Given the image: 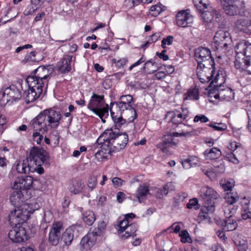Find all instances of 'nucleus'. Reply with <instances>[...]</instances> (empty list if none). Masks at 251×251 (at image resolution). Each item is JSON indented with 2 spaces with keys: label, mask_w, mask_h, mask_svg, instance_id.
I'll return each instance as SVG.
<instances>
[{
  "label": "nucleus",
  "mask_w": 251,
  "mask_h": 251,
  "mask_svg": "<svg viewBox=\"0 0 251 251\" xmlns=\"http://www.w3.org/2000/svg\"><path fill=\"white\" fill-rule=\"evenodd\" d=\"M97 144L101 145L100 147V149H99L95 153V157L98 161H101L103 159L106 158L108 155L112 153L109 147L103 141H102L101 143H98L97 142V144L94 145V150L96 149L95 146H97Z\"/></svg>",
  "instance_id": "412c9836"
},
{
  "label": "nucleus",
  "mask_w": 251,
  "mask_h": 251,
  "mask_svg": "<svg viewBox=\"0 0 251 251\" xmlns=\"http://www.w3.org/2000/svg\"><path fill=\"white\" fill-rule=\"evenodd\" d=\"M176 25L180 27H185L193 22V18L188 12V10H182L178 12L176 16Z\"/></svg>",
  "instance_id": "aec40b11"
},
{
  "label": "nucleus",
  "mask_w": 251,
  "mask_h": 251,
  "mask_svg": "<svg viewBox=\"0 0 251 251\" xmlns=\"http://www.w3.org/2000/svg\"><path fill=\"white\" fill-rule=\"evenodd\" d=\"M6 119L4 115H0V131L2 132L6 128Z\"/></svg>",
  "instance_id": "69168bd1"
},
{
  "label": "nucleus",
  "mask_w": 251,
  "mask_h": 251,
  "mask_svg": "<svg viewBox=\"0 0 251 251\" xmlns=\"http://www.w3.org/2000/svg\"><path fill=\"white\" fill-rule=\"evenodd\" d=\"M179 236L181 237L180 241L182 243L189 242V241L191 240L189 233L186 230H182L179 233Z\"/></svg>",
  "instance_id": "603ef678"
},
{
  "label": "nucleus",
  "mask_w": 251,
  "mask_h": 251,
  "mask_svg": "<svg viewBox=\"0 0 251 251\" xmlns=\"http://www.w3.org/2000/svg\"><path fill=\"white\" fill-rule=\"evenodd\" d=\"M34 75L28 76L26 79V83H29L31 87L35 84L47 89L49 79V75L47 73L44 66H40L34 70Z\"/></svg>",
  "instance_id": "1a4fd4ad"
},
{
  "label": "nucleus",
  "mask_w": 251,
  "mask_h": 251,
  "mask_svg": "<svg viewBox=\"0 0 251 251\" xmlns=\"http://www.w3.org/2000/svg\"><path fill=\"white\" fill-rule=\"evenodd\" d=\"M237 197L228 196L226 198L225 204L233 205V204L237 201Z\"/></svg>",
  "instance_id": "e2e57ef3"
},
{
  "label": "nucleus",
  "mask_w": 251,
  "mask_h": 251,
  "mask_svg": "<svg viewBox=\"0 0 251 251\" xmlns=\"http://www.w3.org/2000/svg\"><path fill=\"white\" fill-rule=\"evenodd\" d=\"M191 135V133L189 131H185L184 129H182L181 132H173L171 133V137L168 139H172V137H179V136H186Z\"/></svg>",
  "instance_id": "13d9d810"
},
{
  "label": "nucleus",
  "mask_w": 251,
  "mask_h": 251,
  "mask_svg": "<svg viewBox=\"0 0 251 251\" xmlns=\"http://www.w3.org/2000/svg\"><path fill=\"white\" fill-rule=\"evenodd\" d=\"M130 223V221H128L127 220H125V219L122 221H120L118 226L119 227V229H118V233L121 234L123 233L126 227L129 226Z\"/></svg>",
  "instance_id": "49530a36"
},
{
  "label": "nucleus",
  "mask_w": 251,
  "mask_h": 251,
  "mask_svg": "<svg viewBox=\"0 0 251 251\" xmlns=\"http://www.w3.org/2000/svg\"><path fill=\"white\" fill-rule=\"evenodd\" d=\"M84 187V184L80 179H74L72 180L69 187V191L74 194L81 193Z\"/></svg>",
  "instance_id": "cd10ccee"
},
{
  "label": "nucleus",
  "mask_w": 251,
  "mask_h": 251,
  "mask_svg": "<svg viewBox=\"0 0 251 251\" xmlns=\"http://www.w3.org/2000/svg\"><path fill=\"white\" fill-rule=\"evenodd\" d=\"M31 164L37 166H49L50 156L49 153L42 148L33 147L30 151L27 157Z\"/></svg>",
  "instance_id": "9d476101"
},
{
  "label": "nucleus",
  "mask_w": 251,
  "mask_h": 251,
  "mask_svg": "<svg viewBox=\"0 0 251 251\" xmlns=\"http://www.w3.org/2000/svg\"><path fill=\"white\" fill-rule=\"evenodd\" d=\"M249 203L250 201H248L242 204L241 216L244 220L251 218V209L249 207Z\"/></svg>",
  "instance_id": "f704fd0d"
},
{
  "label": "nucleus",
  "mask_w": 251,
  "mask_h": 251,
  "mask_svg": "<svg viewBox=\"0 0 251 251\" xmlns=\"http://www.w3.org/2000/svg\"><path fill=\"white\" fill-rule=\"evenodd\" d=\"M150 13L151 16L156 17L161 12V8L157 5H152L150 9Z\"/></svg>",
  "instance_id": "8fccbe9b"
},
{
  "label": "nucleus",
  "mask_w": 251,
  "mask_h": 251,
  "mask_svg": "<svg viewBox=\"0 0 251 251\" xmlns=\"http://www.w3.org/2000/svg\"><path fill=\"white\" fill-rule=\"evenodd\" d=\"M137 225L135 223L130 224L129 226L126 227L124 232L125 233L121 235V238L123 239H125L128 237L132 236L136 232L137 230Z\"/></svg>",
  "instance_id": "473e14b6"
},
{
  "label": "nucleus",
  "mask_w": 251,
  "mask_h": 251,
  "mask_svg": "<svg viewBox=\"0 0 251 251\" xmlns=\"http://www.w3.org/2000/svg\"><path fill=\"white\" fill-rule=\"evenodd\" d=\"M194 56L198 63V69L205 67V72L208 71L207 67L214 65V60L211 56L210 50L205 47H199L195 50Z\"/></svg>",
  "instance_id": "0eeeda50"
},
{
  "label": "nucleus",
  "mask_w": 251,
  "mask_h": 251,
  "mask_svg": "<svg viewBox=\"0 0 251 251\" xmlns=\"http://www.w3.org/2000/svg\"><path fill=\"white\" fill-rule=\"evenodd\" d=\"M237 53H241L247 58H251V43L247 41H243L236 46Z\"/></svg>",
  "instance_id": "5701e85b"
},
{
  "label": "nucleus",
  "mask_w": 251,
  "mask_h": 251,
  "mask_svg": "<svg viewBox=\"0 0 251 251\" xmlns=\"http://www.w3.org/2000/svg\"><path fill=\"white\" fill-rule=\"evenodd\" d=\"M251 25V21L247 19L241 18L236 22L235 28L239 31H242L248 34H250L249 27Z\"/></svg>",
  "instance_id": "a878e982"
},
{
  "label": "nucleus",
  "mask_w": 251,
  "mask_h": 251,
  "mask_svg": "<svg viewBox=\"0 0 251 251\" xmlns=\"http://www.w3.org/2000/svg\"><path fill=\"white\" fill-rule=\"evenodd\" d=\"M88 108L98 116L103 122V117L108 116L109 106L105 103L103 95L93 93L87 106Z\"/></svg>",
  "instance_id": "423d86ee"
},
{
  "label": "nucleus",
  "mask_w": 251,
  "mask_h": 251,
  "mask_svg": "<svg viewBox=\"0 0 251 251\" xmlns=\"http://www.w3.org/2000/svg\"><path fill=\"white\" fill-rule=\"evenodd\" d=\"M201 13L204 21L207 23L211 22L219 18V13L216 10L212 9L211 11L204 10Z\"/></svg>",
  "instance_id": "7c9ffc66"
},
{
  "label": "nucleus",
  "mask_w": 251,
  "mask_h": 251,
  "mask_svg": "<svg viewBox=\"0 0 251 251\" xmlns=\"http://www.w3.org/2000/svg\"><path fill=\"white\" fill-rule=\"evenodd\" d=\"M102 141L113 153L119 151L126 147L128 141V136L125 132H119L112 128L107 129L100 135L97 142L101 143Z\"/></svg>",
  "instance_id": "39448f33"
},
{
  "label": "nucleus",
  "mask_w": 251,
  "mask_h": 251,
  "mask_svg": "<svg viewBox=\"0 0 251 251\" xmlns=\"http://www.w3.org/2000/svg\"><path fill=\"white\" fill-rule=\"evenodd\" d=\"M188 97L189 99L197 100L199 98L198 92L197 90L194 89L188 92Z\"/></svg>",
  "instance_id": "680f3d73"
},
{
  "label": "nucleus",
  "mask_w": 251,
  "mask_h": 251,
  "mask_svg": "<svg viewBox=\"0 0 251 251\" xmlns=\"http://www.w3.org/2000/svg\"><path fill=\"white\" fill-rule=\"evenodd\" d=\"M61 117L59 112L52 109L41 112L30 123L31 128L35 131L32 135L33 141L38 145L40 144L43 136L38 131L45 132L49 129L57 127Z\"/></svg>",
  "instance_id": "f257e3e1"
},
{
  "label": "nucleus",
  "mask_w": 251,
  "mask_h": 251,
  "mask_svg": "<svg viewBox=\"0 0 251 251\" xmlns=\"http://www.w3.org/2000/svg\"><path fill=\"white\" fill-rule=\"evenodd\" d=\"M187 207L188 209H198L200 208V205L198 204V201L196 198H193L189 200V202L187 204Z\"/></svg>",
  "instance_id": "de8ad7c7"
},
{
  "label": "nucleus",
  "mask_w": 251,
  "mask_h": 251,
  "mask_svg": "<svg viewBox=\"0 0 251 251\" xmlns=\"http://www.w3.org/2000/svg\"><path fill=\"white\" fill-rule=\"evenodd\" d=\"M33 182V177L29 176L16 179L12 185L13 191L9 197L11 203L15 207L14 210L21 209L23 211H28L27 208L28 206L27 204H21L24 200L23 192L30 189ZM30 212L31 213L30 211Z\"/></svg>",
  "instance_id": "7ed1b4c3"
},
{
  "label": "nucleus",
  "mask_w": 251,
  "mask_h": 251,
  "mask_svg": "<svg viewBox=\"0 0 251 251\" xmlns=\"http://www.w3.org/2000/svg\"><path fill=\"white\" fill-rule=\"evenodd\" d=\"M213 170L215 174L222 173L225 170V165L223 163H220L218 165H214Z\"/></svg>",
  "instance_id": "bf43d9fd"
},
{
  "label": "nucleus",
  "mask_w": 251,
  "mask_h": 251,
  "mask_svg": "<svg viewBox=\"0 0 251 251\" xmlns=\"http://www.w3.org/2000/svg\"><path fill=\"white\" fill-rule=\"evenodd\" d=\"M22 80H18L15 84L10 85L4 90L3 95L7 101H17L22 97L21 90L23 89Z\"/></svg>",
  "instance_id": "9b49d317"
},
{
  "label": "nucleus",
  "mask_w": 251,
  "mask_h": 251,
  "mask_svg": "<svg viewBox=\"0 0 251 251\" xmlns=\"http://www.w3.org/2000/svg\"><path fill=\"white\" fill-rule=\"evenodd\" d=\"M226 158L229 161L234 164H238L239 163L238 160L237 159L235 155L233 152H230L227 154Z\"/></svg>",
  "instance_id": "338daca9"
},
{
  "label": "nucleus",
  "mask_w": 251,
  "mask_h": 251,
  "mask_svg": "<svg viewBox=\"0 0 251 251\" xmlns=\"http://www.w3.org/2000/svg\"><path fill=\"white\" fill-rule=\"evenodd\" d=\"M112 62L118 69H121L126 65L128 62V60L126 58H122L118 60L116 58H113L112 60Z\"/></svg>",
  "instance_id": "c03bdc74"
},
{
  "label": "nucleus",
  "mask_w": 251,
  "mask_h": 251,
  "mask_svg": "<svg viewBox=\"0 0 251 251\" xmlns=\"http://www.w3.org/2000/svg\"><path fill=\"white\" fill-rule=\"evenodd\" d=\"M200 196L203 201L207 213L213 212L215 207V201L220 197L217 192L211 187L204 186L201 189Z\"/></svg>",
  "instance_id": "6e6552de"
},
{
  "label": "nucleus",
  "mask_w": 251,
  "mask_h": 251,
  "mask_svg": "<svg viewBox=\"0 0 251 251\" xmlns=\"http://www.w3.org/2000/svg\"><path fill=\"white\" fill-rule=\"evenodd\" d=\"M82 230L80 225H73L68 227L62 235L61 241L67 246H70L75 237H77Z\"/></svg>",
  "instance_id": "4468645a"
},
{
  "label": "nucleus",
  "mask_w": 251,
  "mask_h": 251,
  "mask_svg": "<svg viewBox=\"0 0 251 251\" xmlns=\"http://www.w3.org/2000/svg\"><path fill=\"white\" fill-rule=\"evenodd\" d=\"M150 65H151V66H153L155 65V62L154 59H151L146 62H145L142 69L143 71H145L146 69L149 70V68L151 67L150 66Z\"/></svg>",
  "instance_id": "774afa93"
},
{
  "label": "nucleus",
  "mask_w": 251,
  "mask_h": 251,
  "mask_svg": "<svg viewBox=\"0 0 251 251\" xmlns=\"http://www.w3.org/2000/svg\"><path fill=\"white\" fill-rule=\"evenodd\" d=\"M213 40L217 50H226L231 41V37L228 31L220 29L215 33Z\"/></svg>",
  "instance_id": "f8f14e48"
},
{
  "label": "nucleus",
  "mask_w": 251,
  "mask_h": 251,
  "mask_svg": "<svg viewBox=\"0 0 251 251\" xmlns=\"http://www.w3.org/2000/svg\"><path fill=\"white\" fill-rule=\"evenodd\" d=\"M198 158L195 156H189L186 159H182L181 164L185 169H189L197 164Z\"/></svg>",
  "instance_id": "72a5a7b5"
},
{
  "label": "nucleus",
  "mask_w": 251,
  "mask_h": 251,
  "mask_svg": "<svg viewBox=\"0 0 251 251\" xmlns=\"http://www.w3.org/2000/svg\"><path fill=\"white\" fill-rule=\"evenodd\" d=\"M73 56L66 55L62 59L57 62V67L58 71L62 74H67L71 70V63L72 61Z\"/></svg>",
  "instance_id": "4be33fe9"
},
{
  "label": "nucleus",
  "mask_w": 251,
  "mask_h": 251,
  "mask_svg": "<svg viewBox=\"0 0 251 251\" xmlns=\"http://www.w3.org/2000/svg\"><path fill=\"white\" fill-rule=\"evenodd\" d=\"M168 116L171 117V121L175 125L180 124L181 125L182 122L177 117V116L175 113V111H170L168 113Z\"/></svg>",
  "instance_id": "3c124183"
},
{
  "label": "nucleus",
  "mask_w": 251,
  "mask_h": 251,
  "mask_svg": "<svg viewBox=\"0 0 251 251\" xmlns=\"http://www.w3.org/2000/svg\"><path fill=\"white\" fill-rule=\"evenodd\" d=\"M37 9V7L32 4L31 3L30 5H28L26 9L25 10L26 15H32L33 14Z\"/></svg>",
  "instance_id": "0e129e2a"
},
{
  "label": "nucleus",
  "mask_w": 251,
  "mask_h": 251,
  "mask_svg": "<svg viewBox=\"0 0 251 251\" xmlns=\"http://www.w3.org/2000/svg\"><path fill=\"white\" fill-rule=\"evenodd\" d=\"M109 110L114 123L115 129H118L126 123V119L123 118V114L127 118L129 122H132L137 118L136 111L132 106L126 105L119 101L111 102Z\"/></svg>",
  "instance_id": "20e7f679"
},
{
  "label": "nucleus",
  "mask_w": 251,
  "mask_h": 251,
  "mask_svg": "<svg viewBox=\"0 0 251 251\" xmlns=\"http://www.w3.org/2000/svg\"><path fill=\"white\" fill-rule=\"evenodd\" d=\"M50 139L51 142L53 144V147H55L57 146L59 143V135L58 133H56V134H52L50 136Z\"/></svg>",
  "instance_id": "052dcab7"
},
{
  "label": "nucleus",
  "mask_w": 251,
  "mask_h": 251,
  "mask_svg": "<svg viewBox=\"0 0 251 251\" xmlns=\"http://www.w3.org/2000/svg\"><path fill=\"white\" fill-rule=\"evenodd\" d=\"M174 37L173 36L169 35L166 38H164L161 41V47L163 49H165L166 45L170 46L172 45Z\"/></svg>",
  "instance_id": "09e8293b"
},
{
  "label": "nucleus",
  "mask_w": 251,
  "mask_h": 251,
  "mask_svg": "<svg viewBox=\"0 0 251 251\" xmlns=\"http://www.w3.org/2000/svg\"><path fill=\"white\" fill-rule=\"evenodd\" d=\"M118 100L126 104L129 105L130 106H132L131 104L133 102V97L130 95L121 96Z\"/></svg>",
  "instance_id": "a18cd8bd"
},
{
  "label": "nucleus",
  "mask_w": 251,
  "mask_h": 251,
  "mask_svg": "<svg viewBox=\"0 0 251 251\" xmlns=\"http://www.w3.org/2000/svg\"><path fill=\"white\" fill-rule=\"evenodd\" d=\"M149 194V186L146 184L139 185L136 192V196L139 202H142Z\"/></svg>",
  "instance_id": "c85d7f7f"
},
{
  "label": "nucleus",
  "mask_w": 251,
  "mask_h": 251,
  "mask_svg": "<svg viewBox=\"0 0 251 251\" xmlns=\"http://www.w3.org/2000/svg\"><path fill=\"white\" fill-rule=\"evenodd\" d=\"M195 6L200 12L207 8L208 0H193Z\"/></svg>",
  "instance_id": "4c0bfd02"
},
{
  "label": "nucleus",
  "mask_w": 251,
  "mask_h": 251,
  "mask_svg": "<svg viewBox=\"0 0 251 251\" xmlns=\"http://www.w3.org/2000/svg\"><path fill=\"white\" fill-rule=\"evenodd\" d=\"M227 219L221 221L219 224L222 227L224 230L226 231H232L235 230L237 227L236 221L231 218H226Z\"/></svg>",
  "instance_id": "bb28decb"
},
{
  "label": "nucleus",
  "mask_w": 251,
  "mask_h": 251,
  "mask_svg": "<svg viewBox=\"0 0 251 251\" xmlns=\"http://www.w3.org/2000/svg\"><path fill=\"white\" fill-rule=\"evenodd\" d=\"M204 155L206 159L213 160L219 158L222 155V152L217 148L214 147L205 150Z\"/></svg>",
  "instance_id": "c756f323"
},
{
  "label": "nucleus",
  "mask_w": 251,
  "mask_h": 251,
  "mask_svg": "<svg viewBox=\"0 0 251 251\" xmlns=\"http://www.w3.org/2000/svg\"><path fill=\"white\" fill-rule=\"evenodd\" d=\"M30 216L29 211H23L21 209H17L11 211L8 220L11 224L15 225V226L9 231L8 237L12 242L21 243L27 239L25 228L21 224L27 221Z\"/></svg>",
  "instance_id": "f03ea898"
},
{
  "label": "nucleus",
  "mask_w": 251,
  "mask_h": 251,
  "mask_svg": "<svg viewBox=\"0 0 251 251\" xmlns=\"http://www.w3.org/2000/svg\"><path fill=\"white\" fill-rule=\"evenodd\" d=\"M97 184V178L95 176H90L88 180V186L91 190L94 189Z\"/></svg>",
  "instance_id": "5fc2aeb1"
},
{
  "label": "nucleus",
  "mask_w": 251,
  "mask_h": 251,
  "mask_svg": "<svg viewBox=\"0 0 251 251\" xmlns=\"http://www.w3.org/2000/svg\"><path fill=\"white\" fill-rule=\"evenodd\" d=\"M175 144L173 142L172 139H165L162 142L157 144L156 147L160 149L163 152H166L167 151V148L172 147Z\"/></svg>",
  "instance_id": "c9c22d12"
},
{
  "label": "nucleus",
  "mask_w": 251,
  "mask_h": 251,
  "mask_svg": "<svg viewBox=\"0 0 251 251\" xmlns=\"http://www.w3.org/2000/svg\"><path fill=\"white\" fill-rule=\"evenodd\" d=\"M224 87L222 84H220L218 87V92L215 94L214 97L215 99H218L221 101H229L233 99L234 97V93L230 88Z\"/></svg>",
  "instance_id": "a211bd4d"
},
{
  "label": "nucleus",
  "mask_w": 251,
  "mask_h": 251,
  "mask_svg": "<svg viewBox=\"0 0 251 251\" xmlns=\"http://www.w3.org/2000/svg\"><path fill=\"white\" fill-rule=\"evenodd\" d=\"M225 81V75L223 71H219L214 79L211 81L208 87L206 89L208 91V97L214 98V96L218 92V87Z\"/></svg>",
  "instance_id": "dca6fc26"
},
{
  "label": "nucleus",
  "mask_w": 251,
  "mask_h": 251,
  "mask_svg": "<svg viewBox=\"0 0 251 251\" xmlns=\"http://www.w3.org/2000/svg\"><path fill=\"white\" fill-rule=\"evenodd\" d=\"M63 229V224L61 222L57 221L53 222L50 231L61 235V232Z\"/></svg>",
  "instance_id": "ea45409f"
},
{
  "label": "nucleus",
  "mask_w": 251,
  "mask_h": 251,
  "mask_svg": "<svg viewBox=\"0 0 251 251\" xmlns=\"http://www.w3.org/2000/svg\"><path fill=\"white\" fill-rule=\"evenodd\" d=\"M251 58H247L244 56L241 58L238 56V54L236 56L234 61V66L236 69L239 70L241 72L244 71L247 72L248 74H251Z\"/></svg>",
  "instance_id": "6ab92c4d"
},
{
  "label": "nucleus",
  "mask_w": 251,
  "mask_h": 251,
  "mask_svg": "<svg viewBox=\"0 0 251 251\" xmlns=\"http://www.w3.org/2000/svg\"><path fill=\"white\" fill-rule=\"evenodd\" d=\"M97 241V238L92 233L89 232L82 238L80 244L86 250H89L93 247Z\"/></svg>",
  "instance_id": "393cba45"
},
{
  "label": "nucleus",
  "mask_w": 251,
  "mask_h": 251,
  "mask_svg": "<svg viewBox=\"0 0 251 251\" xmlns=\"http://www.w3.org/2000/svg\"><path fill=\"white\" fill-rule=\"evenodd\" d=\"M209 127L213 128L215 130L222 131L227 128L226 124L221 123L211 122L207 125Z\"/></svg>",
  "instance_id": "a19ab883"
},
{
  "label": "nucleus",
  "mask_w": 251,
  "mask_h": 251,
  "mask_svg": "<svg viewBox=\"0 0 251 251\" xmlns=\"http://www.w3.org/2000/svg\"><path fill=\"white\" fill-rule=\"evenodd\" d=\"M237 207L234 205L225 204L224 207V212L226 218H231L236 212Z\"/></svg>",
  "instance_id": "58836bf2"
},
{
  "label": "nucleus",
  "mask_w": 251,
  "mask_h": 251,
  "mask_svg": "<svg viewBox=\"0 0 251 251\" xmlns=\"http://www.w3.org/2000/svg\"><path fill=\"white\" fill-rule=\"evenodd\" d=\"M82 218L85 224L91 226L96 221V216L94 212L90 210L82 212Z\"/></svg>",
  "instance_id": "2f4dec72"
},
{
  "label": "nucleus",
  "mask_w": 251,
  "mask_h": 251,
  "mask_svg": "<svg viewBox=\"0 0 251 251\" xmlns=\"http://www.w3.org/2000/svg\"><path fill=\"white\" fill-rule=\"evenodd\" d=\"M60 238V235L59 234H55L50 231L49 233V241L52 245L56 246L59 243Z\"/></svg>",
  "instance_id": "79ce46f5"
},
{
  "label": "nucleus",
  "mask_w": 251,
  "mask_h": 251,
  "mask_svg": "<svg viewBox=\"0 0 251 251\" xmlns=\"http://www.w3.org/2000/svg\"><path fill=\"white\" fill-rule=\"evenodd\" d=\"M27 84L28 85V88L27 90L24 91V94L22 95L26 103H29L35 101L39 98L44 91H47V90L42 88L41 85L39 86V85L35 84V86L31 87L30 84Z\"/></svg>",
  "instance_id": "ddd939ff"
},
{
  "label": "nucleus",
  "mask_w": 251,
  "mask_h": 251,
  "mask_svg": "<svg viewBox=\"0 0 251 251\" xmlns=\"http://www.w3.org/2000/svg\"><path fill=\"white\" fill-rule=\"evenodd\" d=\"M208 71L205 72V67L201 68L200 70L197 68V74L198 77L200 81L202 83L209 82L211 79H214V74L215 73V64L208 66Z\"/></svg>",
  "instance_id": "f3484780"
},
{
  "label": "nucleus",
  "mask_w": 251,
  "mask_h": 251,
  "mask_svg": "<svg viewBox=\"0 0 251 251\" xmlns=\"http://www.w3.org/2000/svg\"><path fill=\"white\" fill-rule=\"evenodd\" d=\"M36 61L35 58V52L31 51L29 53L26 54L23 60V62L25 63L29 62H35Z\"/></svg>",
  "instance_id": "864d4df0"
},
{
  "label": "nucleus",
  "mask_w": 251,
  "mask_h": 251,
  "mask_svg": "<svg viewBox=\"0 0 251 251\" xmlns=\"http://www.w3.org/2000/svg\"><path fill=\"white\" fill-rule=\"evenodd\" d=\"M193 121L195 123H197L198 122H201V123H207L209 121V119L204 115L199 114L195 116Z\"/></svg>",
  "instance_id": "4d7b16f0"
},
{
  "label": "nucleus",
  "mask_w": 251,
  "mask_h": 251,
  "mask_svg": "<svg viewBox=\"0 0 251 251\" xmlns=\"http://www.w3.org/2000/svg\"><path fill=\"white\" fill-rule=\"evenodd\" d=\"M221 3L226 13L230 16L237 14L242 6L239 0H221Z\"/></svg>",
  "instance_id": "2eb2a0df"
},
{
  "label": "nucleus",
  "mask_w": 251,
  "mask_h": 251,
  "mask_svg": "<svg viewBox=\"0 0 251 251\" xmlns=\"http://www.w3.org/2000/svg\"><path fill=\"white\" fill-rule=\"evenodd\" d=\"M106 226V223L102 221L99 223L98 226L96 227L91 232L97 238V236H101L105 230Z\"/></svg>",
  "instance_id": "e433bc0d"
},
{
  "label": "nucleus",
  "mask_w": 251,
  "mask_h": 251,
  "mask_svg": "<svg viewBox=\"0 0 251 251\" xmlns=\"http://www.w3.org/2000/svg\"><path fill=\"white\" fill-rule=\"evenodd\" d=\"M175 113L179 118L180 120L183 122L188 117V112L187 110L182 109V113L179 111H175Z\"/></svg>",
  "instance_id": "6e6d98bb"
},
{
  "label": "nucleus",
  "mask_w": 251,
  "mask_h": 251,
  "mask_svg": "<svg viewBox=\"0 0 251 251\" xmlns=\"http://www.w3.org/2000/svg\"><path fill=\"white\" fill-rule=\"evenodd\" d=\"M170 184H166L163 187L158 189L156 193V196L158 198L161 199L163 196L166 195L169 192V185Z\"/></svg>",
  "instance_id": "37998d69"
},
{
  "label": "nucleus",
  "mask_w": 251,
  "mask_h": 251,
  "mask_svg": "<svg viewBox=\"0 0 251 251\" xmlns=\"http://www.w3.org/2000/svg\"><path fill=\"white\" fill-rule=\"evenodd\" d=\"M32 164H30L28 158L18 162H16V169L18 173L20 174H29L31 170Z\"/></svg>",
  "instance_id": "b1692460"
}]
</instances>
